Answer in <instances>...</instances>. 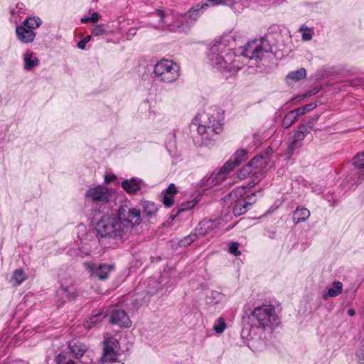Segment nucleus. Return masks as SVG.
I'll return each instance as SVG.
<instances>
[{"instance_id":"nucleus-1","label":"nucleus","mask_w":364,"mask_h":364,"mask_svg":"<svg viewBox=\"0 0 364 364\" xmlns=\"http://www.w3.org/2000/svg\"><path fill=\"white\" fill-rule=\"evenodd\" d=\"M234 43L232 34L225 33L213 43L208 55V62L213 68L230 75L236 74L241 68L236 62L237 56L232 50Z\"/></svg>"},{"instance_id":"nucleus-2","label":"nucleus","mask_w":364,"mask_h":364,"mask_svg":"<svg viewBox=\"0 0 364 364\" xmlns=\"http://www.w3.org/2000/svg\"><path fill=\"white\" fill-rule=\"evenodd\" d=\"M198 124V134L201 137V144L210 146L213 144L215 136L223 132L222 117L215 108H209L195 118Z\"/></svg>"},{"instance_id":"nucleus-3","label":"nucleus","mask_w":364,"mask_h":364,"mask_svg":"<svg viewBox=\"0 0 364 364\" xmlns=\"http://www.w3.org/2000/svg\"><path fill=\"white\" fill-rule=\"evenodd\" d=\"M208 6L205 3L201 5H196L191 9L186 14H180L176 16L165 15L161 10H157L154 13L159 17L160 22L163 24L161 26L173 31H188L191 26L199 18L202 11Z\"/></svg>"},{"instance_id":"nucleus-4","label":"nucleus","mask_w":364,"mask_h":364,"mask_svg":"<svg viewBox=\"0 0 364 364\" xmlns=\"http://www.w3.org/2000/svg\"><path fill=\"white\" fill-rule=\"evenodd\" d=\"M132 229V223L128 220H122L117 214L103 215L96 225L97 234L102 237L122 240L126 237Z\"/></svg>"},{"instance_id":"nucleus-5","label":"nucleus","mask_w":364,"mask_h":364,"mask_svg":"<svg viewBox=\"0 0 364 364\" xmlns=\"http://www.w3.org/2000/svg\"><path fill=\"white\" fill-rule=\"evenodd\" d=\"M253 324L263 330H272L279 324L275 308L272 304H263L255 307L250 314Z\"/></svg>"},{"instance_id":"nucleus-6","label":"nucleus","mask_w":364,"mask_h":364,"mask_svg":"<svg viewBox=\"0 0 364 364\" xmlns=\"http://www.w3.org/2000/svg\"><path fill=\"white\" fill-rule=\"evenodd\" d=\"M154 75L160 82L172 83L180 76V67L173 60L163 58L155 64Z\"/></svg>"},{"instance_id":"nucleus-7","label":"nucleus","mask_w":364,"mask_h":364,"mask_svg":"<svg viewBox=\"0 0 364 364\" xmlns=\"http://www.w3.org/2000/svg\"><path fill=\"white\" fill-rule=\"evenodd\" d=\"M269 53H272V46L269 41L261 37L249 41L242 53L250 59L262 60Z\"/></svg>"},{"instance_id":"nucleus-8","label":"nucleus","mask_w":364,"mask_h":364,"mask_svg":"<svg viewBox=\"0 0 364 364\" xmlns=\"http://www.w3.org/2000/svg\"><path fill=\"white\" fill-rule=\"evenodd\" d=\"M263 158L262 156L254 157L247 165H245L238 173V178L241 180L249 177L252 178L248 183L250 187H253L259 183L263 175Z\"/></svg>"},{"instance_id":"nucleus-9","label":"nucleus","mask_w":364,"mask_h":364,"mask_svg":"<svg viewBox=\"0 0 364 364\" xmlns=\"http://www.w3.org/2000/svg\"><path fill=\"white\" fill-rule=\"evenodd\" d=\"M103 355L100 360L103 363H113L117 360L119 344L118 341L114 337L105 336L104 338Z\"/></svg>"},{"instance_id":"nucleus-10","label":"nucleus","mask_w":364,"mask_h":364,"mask_svg":"<svg viewBox=\"0 0 364 364\" xmlns=\"http://www.w3.org/2000/svg\"><path fill=\"white\" fill-rule=\"evenodd\" d=\"M112 196V190L102 185L91 187L85 193L86 199L95 203H107Z\"/></svg>"},{"instance_id":"nucleus-11","label":"nucleus","mask_w":364,"mask_h":364,"mask_svg":"<svg viewBox=\"0 0 364 364\" xmlns=\"http://www.w3.org/2000/svg\"><path fill=\"white\" fill-rule=\"evenodd\" d=\"M86 269H87L91 275L97 277L101 280L106 279L109 273L114 269V266L107 264H93L92 262H86L84 264Z\"/></svg>"},{"instance_id":"nucleus-12","label":"nucleus","mask_w":364,"mask_h":364,"mask_svg":"<svg viewBox=\"0 0 364 364\" xmlns=\"http://www.w3.org/2000/svg\"><path fill=\"white\" fill-rule=\"evenodd\" d=\"M307 133H309V129L306 125L303 124L299 127L296 132L288 144L287 149L288 155L291 156L297 149L301 146L302 141Z\"/></svg>"},{"instance_id":"nucleus-13","label":"nucleus","mask_w":364,"mask_h":364,"mask_svg":"<svg viewBox=\"0 0 364 364\" xmlns=\"http://www.w3.org/2000/svg\"><path fill=\"white\" fill-rule=\"evenodd\" d=\"M109 322L122 328H128L132 323L129 316L124 310L113 311L111 314Z\"/></svg>"},{"instance_id":"nucleus-14","label":"nucleus","mask_w":364,"mask_h":364,"mask_svg":"<svg viewBox=\"0 0 364 364\" xmlns=\"http://www.w3.org/2000/svg\"><path fill=\"white\" fill-rule=\"evenodd\" d=\"M15 33L17 39L25 44L33 43L36 36V33L35 31L28 29L22 25H19L16 27Z\"/></svg>"},{"instance_id":"nucleus-15","label":"nucleus","mask_w":364,"mask_h":364,"mask_svg":"<svg viewBox=\"0 0 364 364\" xmlns=\"http://www.w3.org/2000/svg\"><path fill=\"white\" fill-rule=\"evenodd\" d=\"M230 171V163H225L218 172H213L210 174L208 176L209 187H213L223 182L226 178V174Z\"/></svg>"},{"instance_id":"nucleus-16","label":"nucleus","mask_w":364,"mask_h":364,"mask_svg":"<svg viewBox=\"0 0 364 364\" xmlns=\"http://www.w3.org/2000/svg\"><path fill=\"white\" fill-rule=\"evenodd\" d=\"M108 315V311L105 309H99L94 310L89 318L85 322V326L87 328H91L102 321V320Z\"/></svg>"},{"instance_id":"nucleus-17","label":"nucleus","mask_w":364,"mask_h":364,"mask_svg":"<svg viewBox=\"0 0 364 364\" xmlns=\"http://www.w3.org/2000/svg\"><path fill=\"white\" fill-rule=\"evenodd\" d=\"M57 294L58 296L62 300L63 303L67 301L73 300L78 296V293L74 285L66 287L62 285L58 290Z\"/></svg>"},{"instance_id":"nucleus-18","label":"nucleus","mask_w":364,"mask_h":364,"mask_svg":"<svg viewBox=\"0 0 364 364\" xmlns=\"http://www.w3.org/2000/svg\"><path fill=\"white\" fill-rule=\"evenodd\" d=\"M57 294L58 296L62 300L63 303L67 301L73 300L78 296V293L74 285L66 287L62 285L58 290Z\"/></svg>"},{"instance_id":"nucleus-19","label":"nucleus","mask_w":364,"mask_h":364,"mask_svg":"<svg viewBox=\"0 0 364 364\" xmlns=\"http://www.w3.org/2000/svg\"><path fill=\"white\" fill-rule=\"evenodd\" d=\"M143 181L138 178H132L122 182V188L129 194H135L141 189Z\"/></svg>"},{"instance_id":"nucleus-20","label":"nucleus","mask_w":364,"mask_h":364,"mask_svg":"<svg viewBox=\"0 0 364 364\" xmlns=\"http://www.w3.org/2000/svg\"><path fill=\"white\" fill-rule=\"evenodd\" d=\"M23 68L26 70H31L35 67H37L40 61L36 56L35 53L32 51L27 50L23 55Z\"/></svg>"},{"instance_id":"nucleus-21","label":"nucleus","mask_w":364,"mask_h":364,"mask_svg":"<svg viewBox=\"0 0 364 364\" xmlns=\"http://www.w3.org/2000/svg\"><path fill=\"white\" fill-rule=\"evenodd\" d=\"M216 228V224L211 220H204L195 228L198 237H203Z\"/></svg>"},{"instance_id":"nucleus-22","label":"nucleus","mask_w":364,"mask_h":364,"mask_svg":"<svg viewBox=\"0 0 364 364\" xmlns=\"http://www.w3.org/2000/svg\"><path fill=\"white\" fill-rule=\"evenodd\" d=\"M68 347L71 353L77 359L82 358L88 349L85 344L74 341L69 343Z\"/></svg>"},{"instance_id":"nucleus-23","label":"nucleus","mask_w":364,"mask_h":364,"mask_svg":"<svg viewBox=\"0 0 364 364\" xmlns=\"http://www.w3.org/2000/svg\"><path fill=\"white\" fill-rule=\"evenodd\" d=\"M177 193V189L173 183H171L168 187L163 192V203L165 206L170 207L173 204L174 195Z\"/></svg>"},{"instance_id":"nucleus-24","label":"nucleus","mask_w":364,"mask_h":364,"mask_svg":"<svg viewBox=\"0 0 364 364\" xmlns=\"http://www.w3.org/2000/svg\"><path fill=\"white\" fill-rule=\"evenodd\" d=\"M343 291V284L341 282H333L331 287L323 294V299L327 300L328 298H333L338 296Z\"/></svg>"},{"instance_id":"nucleus-25","label":"nucleus","mask_w":364,"mask_h":364,"mask_svg":"<svg viewBox=\"0 0 364 364\" xmlns=\"http://www.w3.org/2000/svg\"><path fill=\"white\" fill-rule=\"evenodd\" d=\"M125 218H122V220H128L132 223V228L135 225H139L141 223V213L139 210L136 208H129L127 215H124Z\"/></svg>"},{"instance_id":"nucleus-26","label":"nucleus","mask_w":364,"mask_h":364,"mask_svg":"<svg viewBox=\"0 0 364 364\" xmlns=\"http://www.w3.org/2000/svg\"><path fill=\"white\" fill-rule=\"evenodd\" d=\"M246 155L247 153L243 149L238 150L235 153L232 158L227 162L230 163L231 171L246 159Z\"/></svg>"},{"instance_id":"nucleus-27","label":"nucleus","mask_w":364,"mask_h":364,"mask_svg":"<svg viewBox=\"0 0 364 364\" xmlns=\"http://www.w3.org/2000/svg\"><path fill=\"white\" fill-rule=\"evenodd\" d=\"M27 279V276L22 269H16L14 271L9 280L13 286H18Z\"/></svg>"},{"instance_id":"nucleus-28","label":"nucleus","mask_w":364,"mask_h":364,"mask_svg":"<svg viewBox=\"0 0 364 364\" xmlns=\"http://www.w3.org/2000/svg\"><path fill=\"white\" fill-rule=\"evenodd\" d=\"M42 24L41 19L38 16H30L26 18L22 23V26L28 29L33 31L41 26Z\"/></svg>"},{"instance_id":"nucleus-29","label":"nucleus","mask_w":364,"mask_h":364,"mask_svg":"<svg viewBox=\"0 0 364 364\" xmlns=\"http://www.w3.org/2000/svg\"><path fill=\"white\" fill-rule=\"evenodd\" d=\"M310 216V211L306 208H297L294 212L293 220L297 224L305 221Z\"/></svg>"},{"instance_id":"nucleus-30","label":"nucleus","mask_w":364,"mask_h":364,"mask_svg":"<svg viewBox=\"0 0 364 364\" xmlns=\"http://www.w3.org/2000/svg\"><path fill=\"white\" fill-rule=\"evenodd\" d=\"M299 116V114L294 109L289 111L282 120V126L285 129L290 127L297 120Z\"/></svg>"},{"instance_id":"nucleus-31","label":"nucleus","mask_w":364,"mask_h":364,"mask_svg":"<svg viewBox=\"0 0 364 364\" xmlns=\"http://www.w3.org/2000/svg\"><path fill=\"white\" fill-rule=\"evenodd\" d=\"M353 164L356 168L360 170L359 177L364 180V151L353 158Z\"/></svg>"},{"instance_id":"nucleus-32","label":"nucleus","mask_w":364,"mask_h":364,"mask_svg":"<svg viewBox=\"0 0 364 364\" xmlns=\"http://www.w3.org/2000/svg\"><path fill=\"white\" fill-rule=\"evenodd\" d=\"M306 70L304 68H301L296 70L291 71L287 75V79L289 80H292L294 82L301 80L302 79L306 78Z\"/></svg>"},{"instance_id":"nucleus-33","label":"nucleus","mask_w":364,"mask_h":364,"mask_svg":"<svg viewBox=\"0 0 364 364\" xmlns=\"http://www.w3.org/2000/svg\"><path fill=\"white\" fill-rule=\"evenodd\" d=\"M143 214L147 217L154 216L157 212V207L154 203L149 201H144L141 203Z\"/></svg>"},{"instance_id":"nucleus-34","label":"nucleus","mask_w":364,"mask_h":364,"mask_svg":"<svg viewBox=\"0 0 364 364\" xmlns=\"http://www.w3.org/2000/svg\"><path fill=\"white\" fill-rule=\"evenodd\" d=\"M198 237H199L196 234V232L194 230V232H191L188 235L180 240L178 242V245L180 247L188 246L193 242Z\"/></svg>"},{"instance_id":"nucleus-35","label":"nucleus","mask_w":364,"mask_h":364,"mask_svg":"<svg viewBox=\"0 0 364 364\" xmlns=\"http://www.w3.org/2000/svg\"><path fill=\"white\" fill-rule=\"evenodd\" d=\"M248 209L249 207L246 205L244 201L242 200L237 201V203L235 205L233 208V213L235 215H240L245 213Z\"/></svg>"},{"instance_id":"nucleus-36","label":"nucleus","mask_w":364,"mask_h":364,"mask_svg":"<svg viewBox=\"0 0 364 364\" xmlns=\"http://www.w3.org/2000/svg\"><path fill=\"white\" fill-rule=\"evenodd\" d=\"M299 31L301 32L302 34V41H309L312 39L314 35V31L311 28L306 27L303 25L299 28Z\"/></svg>"},{"instance_id":"nucleus-37","label":"nucleus","mask_w":364,"mask_h":364,"mask_svg":"<svg viewBox=\"0 0 364 364\" xmlns=\"http://www.w3.org/2000/svg\"><path fill=\"white\" fill-rule=\"evenodd\" d=\"M55 362L57 364H76L65 352H61L56 356Z\"/></svg>"},{"instance_id":"nucleus-38","label":"nucleus","mask_w":364,"mask_h":364,"mask_svg":"<svg viewBox=\"0 0 364 364\" xmlns=\"http://www.w3.org/2000/svg\"><path fill=\"white\" fill-rule=\"evenodd\" d=\"M245 190L246 188L244 186L237 187L230 192V193L229 194V197L232 200L237 199L239 197H242L245 193Z\"/></svg>"},{"instance_id":"nucleus-39","label":"nucleus","mask_w":364,"mask_h":364,"mask_svg":"<svg viewBox=\"0 0 364 364\" xmlns=\"http://www.w3.org/2000/svg\"><path fill=\"white\" fill-rule=\"evenodd\" d=\"M210 304H217L221 302L224 299V295L218 291H213L208 298Z\"/></svg>"},{"instance_id":"nucleus-40","label":"nucleus","mask_w":364,"mask_h":364,"mask_svg":"<svg viewBox=\"0 0 364 364\" xmlns=\"http://www.w3.org/2000/svg\"><path fill=\"white\" fill-rule=\"evenodd\" d=\"M355 358L358 364H364V341L356 350Z\"/></svg>"},{"instance_id":"nucleus-41","label":"nucleus","mask_w":364,"mask_h":364,"mask_svg":"<svg viewBox=\"0 0 364 364\" xmlns=\"http://www.w3.org/2000/svg\"><path fill=\"white\" fill-rule=\"evenodd\" d=\"M226 328V323L223 318H219L213 326V329L218 333H223Z\"/></svg>"},{"instance_id":"nucleus-42","label":"nucleus","mask_w":364,"mask_h":364,"mask_svg":"<svg viewBox=\"0 0 364 364\" xmlns=\"http://www.w3.org/2000/svg\"><path fill=\"white\" fill-rule=\"evenodd\" d=\"M106 32L107 26L105 24L95 25L92 30V33L96 36L103 35L106 33Z\"/></svg>"},{"instance_id":"nucleus-43","label":"nucleus","mask_w":364,"mask_h":364,"mask_svg":"<svg viewBox=\"0 0 364 364\" xmlns=\"http://www.w3.org/2000/svg\"><path fill=\"white\" fill-rule=\"evenodd\" d=\"M316 105L315 104L310 103V104L306 105L304 107L296 108L294 110L300 116V115H304L306 113H307V112H310L311 110L314 109L316 107Z\"/></svg>"},{"instance_id":"nucleus-44","label":"nucleus","mask_w":364,"mask_h":364,"mask_svg":"<svg viewBox=\"0 0 364 364\" xmlns=\"http://www.w3.org/2000/svg\"><path fill=\"white\" fill-rule=\"evenodd\" d=\"M232 2L230 5L234 6L235 9H237V6L240 5L242 8L247 7L250 5L252 0H232Z\"/></svg>"},{"instance_id":"nucleus-45","label":"nucleus","mask_w":364,"mask_h":364,"mask_svg":"<svg viewBox=\"0 0 364 364\" xmlns=\"http://www.w3.org/2000/svg\"><path fill=\"white\" fill-rule=\"evenodd\" d=\"M350 85L353 87L363 86L364 87V74L350 80Z\"/></svg>"},{"instance_id":"nucleus-46","label":"nucleus","mask_w":364,"mask_h":364,"mask_svg":"<svg viewBox=\"0 0 364 364\" xmlns=\"http://www.w3.org/2000/svg\"><path fill=\"white\" fill-rule=\"evenodd\" d=\"M239 245L237 242H232L229 247L230 252L235 256L241 255L240 251L238 250Z\"/></svg>"},{"instance_id":"nucleus-47","label":"nucleus","mask_w":364,"mask_h":364,"mask_svg":"<svg viewBox=\"0 0 364 364\" xmlns=\"http://www.w3.org/2000/svg\"><path fill=\"white\" fill-rule=\"evenodd\" d=\"M255 194L252 193V195L247 196L242 200L244 201V203H245L246 205L250 207V205H252L253 203H255Z\"/></svg>"},{"instance_id":"nucleus-48","label":"nucleus","mask_w":364,"mask_h":364,"mask_svg":"<svg viewBox=\"0 0 364 364\" xmlns=\"http://www.w3.org/2000/svg\"><path fill=\"white\" fill-rule=\"evenodd\" d=\"M195 205V203L193 201L188 202L186 205H181L179 210L180 211H184L186 210L190 209L193 208Z\"/></svg>"},{"instance_id":"nucleus-49","label":"nucleus","mask_w":364,"mask_h":364,"mask_svg":"<svg viewBox=\"0 0 364 364\" xmlns=\"http://www.w3.org/2000/svg\"><path fill=\"white\" fill-rule=\"evenodd\" d=\"M116 178H117V177L114 174L105 175V181L107 183H109L114 181Z\"/></svg>"},{"instance_id":"nucleus-50","label":"nucleus","mask_w":364,"mask_h":364,"mask_svg":"<svg viewBox=\"0 0 364 364\" xmlns=\"http://www.w3.org/2000/svg\"><path fill=\"white\" fill-rule=\"evenodd\" d=\"M91 22L96 23L100 19V15L97 12H94L90 17Z\"/></svg>"},{"instance_id":"nucleus-51","label":"nucleus","mask_w":364,"mask_h":364,"mask_svg":"<svg viewBox=\"0 0 364 364\" xmlns=\"http://www.w3.org/2000/svg\"><path fill=\"white\" fill-rule=\"evenodd\" d=\"M209 177L208 176H204L200 181V185L203 186L209 187Z\"/></svg>"},{"instance_id":"nucleus-52","label":"nucleus","mask_w":364,"mask_h":364,"mask_svg":"<svg viewBox=\"0 0 364 364\" xmlns=\"http://www.w3.org/2000/svg\"><path fill=\"white\" fill-rule=\"evenodd\" d=\"M86 44L87 43L83 40H82L77 43V48L83 50L85 49Z\"/></svg>"},{"instance_id":"nucleus-53","label":"nucleus","mask_w":364,"mask_h":364,"mask_svg":"<svg viewBox=\"0 0 364 364\" xmlns=\"http://www.w3.org/2000/svg\"><path fill=\"white\" fill-rule=\"evenodd\" d=\"M80 21L82 23H87L89 22H91L90 17L82 18Z\"/></svg>"},{"instance_id":"nucleus-54","label":"nucleus","mask_w":364,"mask_h":364,"mask_svg":"<svg viewBox=\"0 0 364 364\" xmlns=\"http://www.w3.org/2000/svg\"><path fill=\"white\" fill-rule=\"evenodd\" d=\"M355 314V311L354 309H350L348 310V314L350 316H354Z\"/></svg>"},{"instance_id":"nucleus-55","label":"nucleus","mask_w":364,"mask_h":364,"mask_svg":"<svg viewBox=\"0 0 364 364\" xmlns=\"http://www.w3.org/2000/svg\"><path fill=\"white\" fill-rule=\"evenodd\" d=\"M80 252L81 254L84 255H90V250H80Z\"/></svg>"},{"instance_id":"nucleus-56","label":"nucleus","mask_w":364,"mask_h":364,"mask_svg":"<svg viewBox=\"0 0 364 364\" xmlns=\"http://www.w3.org/2000/svg\"><path fill=\"white\" fill-rule=\"evenodd\" d=\"M90 39H91V36H86V37L83 39V41H84L86 43H87L90 41Z\"/></svg>"},{"instance_id":"nucleus-57","label":"nucleus","mask_w":364,"mask_h":364,"mask_svg":"<svg viewBox=\"0 0 364 364\" xmlns=\"http://www.w3.org/2000/svg\"><path fill=\"white\" fill-rule=\"evenodd\" d=\"M210 1H212L215 4H220L223 1V0H209Z\"/></svg>"}]
</instances>
